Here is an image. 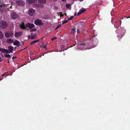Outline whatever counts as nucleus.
<instances>
[{
    "mask_svg": "<svg viewBox=\"0 0 130 130\" xmlns=\"http://www.w3.org/2000/svg\"><path fill=\"white\" fill-rule=\"evenodd\" d=\"M7 23L5 21H2L0 22V28L5 29L7 27Z\"/></svg>",
    "mask_w": 130,
    "mask_h": 130,
    "instance_id": "2",
    "label": "nucleus"
},
{
    "mask_svg": "<svg viewBox=\"0 0 130 130\" xmlns=\"http://www.w3.org/2000/svg\"><path fill=\"white\" fill-rule=\"evenodd\" d=\"M79 11H80L81 13H82L86 11V9L84 8H83L82 9L80 10Z\"/></svg>",
    "mask_w": 130,
    "mask_h": 130,
    "instance_id": "20",
    "label": "nucleus"
},
{
    "mask_svg": "<svg viewBox=\"0 0 130 130\" xmlns=\"http://www.w3.org/2000/svg\"><path fill=\"white\" fill-rule=\"evenodd\" d=\"M12 8V7H11H11H10V8Z\"/></svg>",
    "mask_w": 130,
    "mask_h": 130,
    "instance_id": "46",
    "label": "nucleus"
},
{
    "mask_svg": "<svg viewBox=\"0 0 130 130\" xmlns=\"http://www.w3.org/2000/svg\"><path fill=\"white\" fill-rule=\"evenodd\" d=\"M35 10L32 8H30L28 11V14L30 16H32L35 14Z\"/></svg>",
    "mask_w": 130,
    "mask_h": 130,
    "instance_id": "7",
    "label": "nucleus"
},
{
    "mask_svg": "<svg viewBox=\"0 0 130 130\" xmlns=\"http://www.w3.org/2000/svg\"><path fill=\"white\" fill-rule=\"evenodd\" d=\"M2 61V60H0V62H1Z\"/></svg>",
    "mask_w": 130,
    "mask_h": 130,
    "instance_id": "44",
    "label": "nucleus"
},
{
    "mask_svg": "<svg viewBox=\"0 0 130 130\" xmlns=\"http://www.w3.org/2000/svg\"><path fill=\"white\" fill-rule=\"evenodd\" d=\"M20 28L22 29H25L26 28L24 24L23 23H22L21 25H20Z\"/></svg>",
    "mask_w": 130,
    "mask_h": 130,
    "instance_id": "14",
    "label": "nucleus"
},
{
    "mask_svg": "<svg viewBox=\"0 0 130 130\" xmlns=\"http://www.w3.org/2000/svg\"><path fill=\"white\" fill-rule=\"evenodd\" d=\"M8 48L10 51H12L13 49V47L11 46L8 47Z\"/></svg>",
    "mask_w": 130,
    "mask_h": 130,
    "instance_id": "21",
    "label": "nucleus"
},
{
    "mask_svg": "<svg viewBox=\"0 0 130 130\" xmlns=\"http://www.w3.org/2000/svg\"><path fill=\"white\" fill-rule=\"evenodd\" d=\"M121 20H120L119 19H117L115 22L114 24V27L116 28L118 27L117 29L116 30V32L118 34V37L119 39H121L123 37L124 35L125 32V30L122 28H119L118 26L120 23L121 24Z\"/></svg>",
    "mask_w": 130,
    "mask_h": 130,
    "instance_id": "1",
    "label": "nucleus"
},
{
    "mask_svg": "<svg viewBox=\"0 0 130 130\" xmlns=\"http://www.w3.org/2000/svg\"><path fill=\"white\" fill-rule=\"evenodd\" d=\"M72 30L74 32L76 30V29L75 28H73L72 29Z\"/></svg>",
    "mask_w": 130,
    "mask_h": 130,
    "instance_id": "30",
    "label": "nucleus"
},
{
    "mask_svg": "<svg viewBox=\"0 0 130 130\" xmlns=\"http://www.w3.org/2000/svg\"><path fill=\"white\" fill-rule=\"evenodd\" d=\"M92 48V47H91L90 48Z\"/></svg>",
    "mask_w": 130,
    "mask_h": 130,
    "instance_id": "48",
    "label": "nucleus"
},
{
    "mask_svg": "<svg viewBox=\"0 0 130 130\" xmlns=\"http://www.w3.org/2000/svg\"><path fill=\"white\" fill-rule=\"evenodd\" d=\"M57 39V37H54L51 38V40L52 41H53L55 40L56 39Z\"/></svg>",
    "mask_w": 130,
    "mask_h": 130,
    "instance_id": "24",
    "label": "nucleus"
},
{
    "mask_svg": "<svg viewBox=\"0 0 130 130\" xmlns=\"http://www.w3.org/2000/svg\"><path fill=\"white\" fill-rule=\"evenodd\" d=\"M12 51H10V53H12Z\"/></svg>",
    "mask_w": 130,
    "mask_h": 130,
    "instance_id": "36",
    "label": "nucleus"
},
{
    "mask_svg": "<svg viewBox=\"0 0 130 130\" xmlns=\"http://www.w3.org/2000/svg\"><path fill=\"white\" fill-rule=\"evenodd\" d=\"M22 34V31H19L18 32H15L14 36L16 38L19 37Z\"/></svg>",
    "mask_w": 130,
    "mask_h": 130,
    "instance_id": "8",
    "label": "nucleus"
},
{
    "mask_svg": "<svg viewBox=\"0 0 130 130\" xmlns=\"http://www.w3.org/2000/svg\"><path fill=\"white\" fill-rule=\"evenodd\" d=\"M39 40H35L33 41H32L30 43V45H32L33 44L37 43L39 41Z\"/></svg>",
    "mask_w": 130,
    "mask_h": 130,
    "instance_id": "16",
    "label": "nucleus"
},
{
    "mask_svg": "<svg viewBox=\"0 0 130 130\" xmlns=\"http://www.w3.org/2000/svg\"><path fill=\"white\" fill-rule=\"evenodd\" d=\"M6 50V49L0 48V51H1L2 53H5Z\"/></svg>",
    "mask_w": 130,
    "mask_h": 130,
    "instance_id": "15",
    "label": "nucleus"
},
{
    "mask_svg": "<svg viewBox=\"0 0 130 130\" xmlns=\"http://www.w3.org/2000/svg\"><path fill=\"white\" fill-rule=\"evenodd\" d=\"M36 34H35L34 35H31V39H34L36 38Z\"/></svg>",
    "mask_w": 130,
    "mask_h": 130,
    "instance_id": "17",
    "label": "nucleus"
},
{
    "mask_svg": "<svg viewBox=\"0 0 130 130\" xmlns=\"http://www.w3.org/2000/svg\"><path fill=\"white\" fill-rule=\"evenodd\" d=\"M34 23L36 25L38 26L42 25H43L42 20L39 19H36L34 21Z\"/></svg>",
    "mask_w": 130,
    "mask_h": 130,
    "instance_id": "5",
    "label": "nucleus"
},
{
    "mask_svg": "<svg viewBox=\"0 0 130 130\" xmlns=\"http://www.w3.org/2000/svg\"><path fill=\"white\" fill-rule=\"evenodd\" d=\"M67 15V14L66 13H64V15Z\"/></svg>",
    "mask_w": 130,
    "mask_h": 130,
    "instance_id": "40",
    "label": "nucleus"
},
{
    "mask_svg": "<svg viewBox=\"0 0 130 130\" xmlns=\"http://www.w3.org/2000/svg\"><path fill=\"white\" fill-rule=\"evenodd\" d=\"M54 2H56L57 1V0H53Z\"/></svg>",
    "mask_w": 130,
    "mask_h": 130,
    "instance_id": "38",
    "label": "nucleus"
},
{
    "mask_svg": "<svg viewBox=\"0 0 130 130\" xmlns=\"http://www.w3.org/2000/svg\"><path fill=\"white\" fill-rule=\"evenodd\" d=\"M74 18V16H71L70 18H69L68 19V20H72Z\"/></svg>",
    "mask_w": 130,
    "mask_h": 130,
    "instance_id": "25",
    "label": "nucleus"
},
{
    "mask_svg": "<svg viewBox=\"0 0 130 130\" xmlns=\"http://www.w3.org/2000/svg\"><path fill=\"white\" fill-rule=\"evenodd\" d=\"M61 0L63 2H64V1H65L66 0Z\"/></svg>",
    "mask_w": 130,
    "mask_h": 130,
    "instance_id": "39",
    "label": "nucleus"
},
{
    "mask_svg": "<svg viewBox=\"0 0 130 130\" xmlns=\"http://www.w3.org/2000/svg\"><path fill=\"white\" fill-rule=\"evenodd\" d=\"M13 41V40L10 39H7L6 40L7 42L9 44L12 43Z\"/></svg>",
    "mask_w": 130,
    "mask_h": 130,
    "instance_id": "12",
    "label": "nucleus"
},
{
    "mask_svg": "<svg viewBox=\"0 0 130 130\" xmlns=\"http://www.w3.org/2000/svg\"><path fill=\"white\" fill-rule=\"evenodd\" d=\"M36 0H27V3L30 4L33 3H34L35 2Z\"/></svg>",
    "mask_w": 130,
    "mask_h": 130,
    "instance_id": "13",
    "label": "nucleus"
},
{
    "mask_svg": "<svg viewBox=\"0 0 130 130\" xmlns=\"http://www.w3.org/2000/svg\"><path fill=\"white\" fill-rule=\"evenodd\" d=\"M4 56L7 58H10L11 57V55L8 54H4Z\"/></svg>",
    "mask_w": 130,
    "mask_h": 130,
    "instance_id": "19",
    "label": "nucleus"
},
{
    "mask_svg": "<svg viewBox=\"0 0 130 130\" xmlns=\"http://www.w3.org/2000/svg\"><path fill=\"white\" fill-rule=\"evenodd\" d=\"M68 5L67 4L66 5V7H67V8L69 7H68Z\"/></svg>",
    "mask_w": 130,
    "mask_h": 130,
    "instance_id": "35",
    "label": "nucleus"
},
{
    "mask_svg": "<svg viewBox=\"0 0 130 130\" xmlns=\"http://www.w3.org/2000/svg\"><path fill=\"white\" fill-rule=\"evenodd\" d=\"M80 32V31L78 29H77V33H79Z\"/></svg>",
    "mask_w": 130,
    "mask_h": 130,
    "instance_id": "31",
    "label": "nucleus"
},
{
    "mask_svg": "<svg viewBox=\"0 0 130 130\" xmlns=\"http://www.w3.org/2000/svg\"><path fill=\"white\" fill-rule=\"evenodd\" d=\"M17 58V57L16 56H14L12 57V59L13 60L14 58Z\"/></svg>",
    "mask_w": 130,
    "mask_h": 130,
    "instance_id": "32",
    "label": "nucleus"
},
{
    "mask_svg": "<svg viewBox=\"0 0 130 130\" xmlns=\"http://www.w3.org/2000/svg\"><path fill=\"white\" fill-rule=\"evenodd\" d=\"M61 25H58L57 27H56V29H58L61 26Z\"/></svg>",
    "mask_w": 130,
    "mask_h": 130,
    "instance_id": "28",
    "label": "nucleus"
},
{
    "mask_svg": "<svg viewBox=\"0 0 130 130\" xmlns=\"http://www.w3.org/2000/svg\"><path fill=\"white\" fill-rule=\"evenodd\" d=\"M2 5H0V7H2Z\"/></svg>",
    "mask_w": 130,
    "mask_h": 130,
    "instance_id": "42",
    "label": "nucleus"
},
{
    "mask_svg": "<svg viewBox=\"0 0 130 130\" xmlns=\"http://www.w3.org/2000/svg\"><path fill=\"white\" fill-rule=\"evenodd\" d=\"M0 59H1V58L0 57Z\"/></svg>",
    "mask_w": 130,
    "mask_h": 130,
    "instance_id": "51",
    "label": "nucleus"
},
{
    "mask_svg": "<svg viewBox=\"0 0 130 130\" xmlns=\"http://www.w3.org/2000/svg\"><path fill=\"white\" fill-rule=\"evenodd\" d=\"M68 20H65L62 22V24H64L67 23L68 22Z\"/></svg>",
    "mask_w": 130,
    "mask_h": 130,
    "instance_id": "27",
    "label": "nucleus"
},
{
    "mask_svg": "<svg viewBox=\"0 0 130 130\" xmlns=\"http://www.w3.org/2000/svg\"><path fill=\"white\" fill-rule=\"evenodd\" d=\"M55 8L56 9H57V7L56 6L55 7Z\"/></svg>",
    "mask_w": 130,
    "mask_h": 130,
    "instance_id": "33",
    "label": "nucleus"
},
{
    "mask_svg": "<svg viewBox=\"0 0 130 130\" xmlns=\"http://www.w3.org/2000/svg\"><path fill=\"white\" fill-rule=\"evenodd\" d=\"M20 42L17 40H15L13 42V44L18 47L20 46Z\"/></svg>",
    "mask_w": 130,
    "mask_h": 130,
    "instance_id": "11",
    "label": "nucleus"
},
{
    "mask_svg": "<svg viewBox=\"0 0 130 130\" xmlns=\"http://www.w3.org/2000/svg\"><path fill=\"white\" fill-rule=\"evenodd\" d=\"M38 2L40 4H38L36 5V6L41 8H42L43 5L42 4H45L46 3V0H38Z\"/></svg>",
    "mask_w": 130,
    "mask_h": 130,
    "instance_id": "4",
    "label": "nucleus"
},
{
    "mask_svg": "<svg viewBox=\"0 0 130 130\" xmlns=\"http://www.w3.org/2000/svg\"><path fill=\"white\" fill-rule=\"evenodd\" d=\"M14 35L13 31L12 30H10L7 31L5 33V36L7 38H9L13 36Z\"/></svg>",
    "mask_w": 130,
    "mask_h": 130,
    "instance_id": "3",
    "label": "nucleus"
},
{
    "mask_svg": "<svg viewBox=\"0 0 130 130\" xmlns=\"http://www.w3.org/2000/svg\"><path fill=\"white\" fill-rule=\"evenodd\" d=\"M75 14H74V16H75Z\"/></svg>",
    "mask_w": 130,
    "mask_h": 130,
    "instance_id": "49",
    "label": "nucleus"
},
{
    "mask_svg": "<svg viewBox=\"0 0 130 130\" xmlns=\"http://www.w3.org/2000/svg\"><path fill=\"white\" fill-rule=\"evenodd\" d=\"M43 38H44V37H43V38H41V39H43Z\"/></svg>",
    "mask_w": 130,
    "mask_h": 130,
    "instance_id": "50",
    "label": "nucleus"
},
{
    "mask_svg": "<svg viewBox=\"0 0 130 130\" xmlns=\"http://www.w3.org/2000/svg\"><path fill=\"white\" fill-rule=\"evenodd\" d=\"M10 53V51L9 50H7L6 49V52L5 53L7 54V53Z\"/></svg>",
    "mask_w": 130,
    "mask_h": 130,
    "instance_id": "26",
    "label": "nucleus"
},
{
    "mask_svg": "<svg viewBox=\"0 0 130 130\" xmlns=\"http://www.w3.org/2000/svg\"><path fill=\"white\" fill-rule=\"evenodd\" d=\"M4 75H4V74H2V76H4Z\"/></svg>",
    "mask_w": 130,
    "mask_h": 130,
    "instance_id": "37",
    "label": "nucleus"
},
{
    "mask_svg": "<svg viewBox=\"0 0 130 130\" xmlns=\"http://www.w3.org/2000/svg\"><path fill=\"white\" fill-rule=\"evenodd\" d=\"M82 14L81 13L80 11H79V12L77 13V15H79L80 14Z\"/></svg>",
    "mask_w": 130,
    "mask_h": 130,
    "instance_id": "29",
    "label": "nucleus"
},
{
    "mask_svg": "<svg viewBox=\"0 0 130 130\" xmlns=\"http://www.w3.org/2000/svg\"><path fill=\"white\" fill-rule=\"evenodd\" d=\"M16 3L20 7L24 6L25 5V3L23 1L21 0L16 1Z\"/></svg>",
    "mask_w": 130,
    "mask_h": 130,
    "instance_id": "6",
    "label": "nucleus"
},
{
    "mask_svg": "<svg viewBox=\"0 0 130 130\" xmlns=\"http://www.w3.org/2000/svg\"><path fill=\"white\" fill-rule=\"evenodd\" d=\"M11 16L13 19H16L18 17V15L15 12L12 13Z\"/></svg>",
    "mask_w": 130,
    "mask_h": 130,
    "instance_id": "9",
    "label": "nucleus"
},
{
    "mask_svg": "<svg viewBox=\"0 0 130 130\" xmlns=\"http://www.w3.org/2000/svg\"><path fill=\"white\" fill-rule=\"evenodd\" d=\"M7 62H8V63H9V60H8V61Z\"/></svg>",
    "mask_w": 130,
    "mask_h": 130,
    "instance_id": "41",
    "label": "nucleus"
},
{
    "mask_svg": "<svg viewBox=\"0 0 130 130\" xmlns=\"http://www.w3.org/2000/svg\"><path fill=\"white\" fill-rule=\"evenodd\" d=\"M26 25L27 27H29L30 29H31L35 27V25L33 24H31L29 23L26 24Z\"/></svg>",
    "mask_w": 130,
    "mask_h": 130,
    "instance_id": "10",
    "label": "nucleus"
},
{
    "mask_svg": "<svg viewBox=\"0 0 130 130\" xmlns=\"http://www.w3.org/2000/svg\"><path fill=\"white\" fill-rule=\"evenodd\" d=\"M62 12H60L59 13H58L57 14L59 15V14H60V17H63L64 16V14H62Z\"/></svg>",
    "mask_w": 130,
    "mask_h": 130,
    "instance_id": "22",
    "label": "nucleus"
},
{
    "mask_svg": "<svg viewBox=\"0 0 130 130\" xmlns=\"http://www.w3.org/2000/svg\"><path fill=\"white\" fill-rule=\"evenodd\" d=\"M4 37V34L3 33L0 31V39H2Z\"/></svg>",
    "mask_w": 130,
    "mask_h": 130,
    "instance_id": "18",
    "label": "nucleus"
},
{
    "mask_svg": "<svg viewBox=\"0 0 130 130\" xmlns=\"http://www.w3.org/2000/svg\"><path fill=\"white\" fill-rule=\"evenodd\" d=\"M43 47V48H46V45H45V46H44Z\"/></svg>",
    "mask_w": 130,
    "mask_h": 130,
    "instance_id": "34",
    "label": "nucleus"
},
{
    "mask_svg": "<svg viewBox=\"0 0 130 130\" xmlns=\"http://www.w3.org/2000/svg\"><path fill=\"white\" fill-rule=\"evenodd\" d=\"M36 29L35 28H34L30 30V31H36Z\"/></svg>",
    "mask_w": 130,
    "mask_h": 130,
    "instance_id": "23",
    "label": "nucleus"
},
{
    "mask_svg": "<svg viewBox=\"0 0 130 130\" xmlns=\"http://www.w3.org/2000/svg\"><path fill=\"white\" fill-rule=\"evenodd\" d=\"M22 42L23 45H24L23 42V41Z\"/></svg>",
    "mask_w": 130,
    "mask_h": 130,
    "instance_id": "43",
    "label": "nucleus"
},
{
    "mask_svg": "<svg viewBox=\"0 0 130 130\" xmlns=\"http://www.w3.org/2000/svg\"><path fill=\"white\" fill-rule=\"evenodd\" d=\"M3 79V78H2V79H1L0 78V80H2Z\"/></svg>",
    "mask_w": 130,
    "mask_h": 130,
    "instance_id": "45",
    "label": "nucleus"
},
{
    "mask_svg": "<svg viewBox=\"0 0 130 130\" xmlns=\"http://www.w3.org/2000/svg\"><path fill=\"white\" fill-rule=\"evenodd\" d=\"M84 43H82V44L84 45Z\"/></svg>",
    "mask_w": 130,
    "mask_h": 130,
    "instance_id": "47",
    "label": "nucleus"
}]
</instances>
